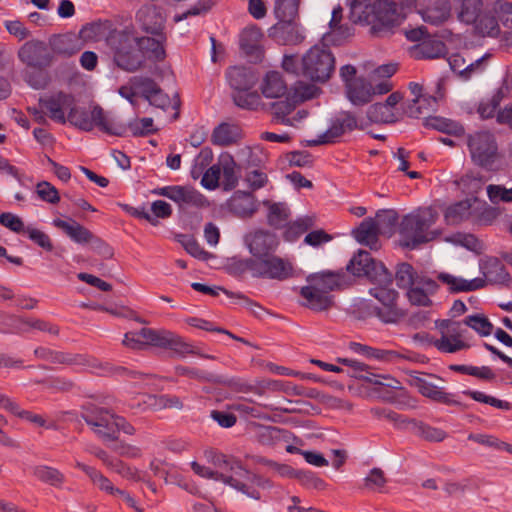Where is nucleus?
<instances>
[{
    "label": "nucleus",
    "mask_w": 512,
    "mask_h": 512,
    "mask_svg": "<svg viewBox=\"0 0 512 512\" xmlns=\"http://www.w3.org/2000/svg\"><path fill=\"white\" fill-rule=\"evenodd\" d=\"M484 278L466 280L448 273H440L438 279L447 284L452 292H469L483 288L486 283L507 284L510 280L504 264L498 258H487L480 263Z\"/></svg>",
    "instance_id": "nucleus-2"
},
{
    "label": "nucleus",
    "mask_w": 512,
    "mask_h": 512,
    "mask_svg": "<svg viewBox=\"0 0 512 512\" xmlns=\"http://www.w3.org/2000/svg\"><path fill=\"white\" fill-rule=\"evenodd\" d=\"M373 22H371V32L382 36L390 31L397 24L398 14L396 5L387 0H378L374 2Z\"/></svg>",
    "instance_id": "nucleus-23"
},
{
    "label": "nucleus",
    "mask_w": 512,
    "mask_h": 512,
    "mask_svg": "<svg viewBox=\"0 0 512 512\" xmlns=\"http://www.w3.org/2000/svg\"><path fill=\"white\" fill-rule=\"evenodd\" d=\"M472 216V203L470 200H463L450 205L444 213L447 224L457 225L470 219Z\"/></svg>",
    "instance_id": "nucleus-48"
},
{
    "label": "nucleus",
    "mask_w": 512,
    "mask_h": 512,
    "mask_svg": "<svg viewBox=\"0 0 512 512\" xmlns=\"http://www.w3.org/2000/svg\"><path fill=\"white\" fill-rule=\"evenodd\" d=\"M300 0H276L274 14L281 20H296L298 17Z\"/></svg>",
    "instance_id": "nucleus-54"
},
{
    "label": "nucleus",
    "mask_w": 512,
    "mask_h": 512,
    "mask_svg": "<svg viewBox=\"0 0 512 512\" xmlns=\"http://www.w3.org/2000/svg\"><path fill=\"white\" fill-rule=\"evenodd\" d=\"M242 270L249 271L253 277L283 281L293 275V265L288 259L271 254L260 260L240 262Z\"/></svg>",
    "instance_id": "nucleus-6"
},
{
    "label": "nucleus",
    "mask_w": 512,
    "mask_h": 512,
    "mask_svg": "<svg viewBox=\"0 0 512 512\" xmlns=\"http://www.w3.org/2000/svg\"><path fill=\"white\" fill-rule=\"evenodd\" d=\"M307 282L316 288L329 294L331 291L340 289L345 285V274L340 272L322 271L311 274L307 277Z\"/></svg>",
    "instance_id": "nucleus-31"
},
{
    "label": "nucleus",
    "mask_w": 512,
    "mask_h": 512,
    "mask_svg": "<svg viewBox=\"0 0 512 512\" xmlns=\"http://www.w3.org/2000/svg\"><path fill=\"white\" fill-rule=\"evenodd\" d=\"M358 127L357 119L351 112L342 111L332 119L329 128L316 139L308 141L309 146H318L324 144L335 143L338 138L348 131H352Z\"/></svg>",
    "instance_id": "nucleus-20"
},
{
    "label": "nucleus",
    "mask_w": 512,
    "mask_h": 512,
    "mask_svg": "<svg viewBox=\"0 0 512 512\" xmlns=\"http://www.w3.org/2000/svg\"><path fill=\"white\" fill-rule=\"evenodd\" d=\"M266 108L269 110L273 123L295 128L308 115V112L304 109L296 110V101L290 94L272 101Z\"/></svg>",
    "instance_id": "nucleus-14"
},
{
    "label": "nucleus",
    "mask_w": 512,
    "mask_h": 512,
    "mask_svg": "<svg viewBox=\"0 0 512 512\" xmlns=\"http://www.w3.org/2000/svg\"><path fill=\"white\" fill-rule=\"evenodd\" d=\"M261 97L268 100H276L290 94L288 85L283 75L278 71H268L258 84Z\"/></svg>",
    "instance_id": "nucleus-27"
},
{
    "label": "nucleus",
    "mask_w": 512,
    "mask_h": 512,
    "mask_svg": "<svg viewBox=\"0 0 512 512\" xmlns=\"http://www.w3.org/2000/svg\"><path fill=\"white\" fill-rule=\"evenodd\" d=\"M113 50L115 64L126 72H135L143 67L144 59L135 47L136 37L127 31H115L107 39Z\"/></svg>",
    "instance_id": "nucleus-3"
},
{
    "label": "nucleus",
    "mask_w": 512,
    "mask_h": 512,
    "mask_svg": "<svg viewBox=\"0 0 512 512\" xmlns=\"http://www.w3.org/2000/svg\"><path fill=\"white\" fill-rule=\"evenodd\" d=\"M213 383L221 384L239 393H249L256 391L254 385L249 384L244 379L239 377L226 378L223 376L215 375Z\"/></svg>",
    "instance_id": "nucleus-61"
},
{
    "label": "nucleus",
    "mask_w": 512,
    "mask_h": 512,
    "mask_svg": "<svg viewBox=\"0 0 512 512\" xmlns=\"http://www.w3.org/2000/svg\"><path fill=\"white\" fill-rule=\"evenodd\" d=\"M39 383L43 384L47 390L53 393H67L72 391L76 386L71 378L65 376L48 377Z\"/></svg>",
    "instance_id": "nucleus-57"
},
{
    "label": "nucleus",
    "mask_w": 512,
    "mask_h": 512,
    "mask_svg": "<svg viewBox=\"0 0 512 512\" xmlns=\"http://www.w3.org/2000/svg\"><path fill=\"white\" fill-rule=\"evenodd\" d=\"M418 13L426 23L441 25L450 17L448 0H415Z\"/></svg>",
    "instance_id": "nucleus-24"
},
{
    "label": "nucleus",
    "mask_w": 512,
    "mask_h": 512,
    "mask_svg": "<svg viewBox=\"0 0 512 512\" xmlns=\"http://www.w3.org/2000/svg\"><path fill=\"white\" fill-rule=\"evenodd\" d=\"M226 76L235 92L251 90L256 84V76L251 68L234 66L227 70Z\"/></svg>",
    "instance_id": "nucleus-36"
},
{
    "label": "nucleus",
    "mask_w": 512,
    "mask_h": 512,
    "mask_svg": "<svg viewBox=\"0 0 512 512\" xmlns=\"http://www.w3.org/2000/svg\"><path fill=\"white\" fill-rule=\"evenodd\" d=\"M408 384L417 389L424 397L438 403L448 405H460L453 400L452 395L444 390L445 380L435 374H427L419 371H407Z\"/></svg>",
    "instance_id": "nucleus-8"
},
{
    "label": "nucleus",
    "mask_w": 512,
    "mask_h": 512,
    "mask_svg": "<svg viewBox=\"0 0 512 512\" xmlns=\"http://www.w3.org/2000/svg\"><path fill=\"white\" fill-rule=\"evenodd\" d=\"M158 36V39L151 37H136L137 47L139 48L140 54L143 55L144 60L145 57L154 61H162L165 59L166 53L164 43L166 41V36L162 33Z\"/></svg>",
    "instance_id": "nucleus-33"
},
{
    "label": "nucleus",
    "mask_w": 512,
    "mask_h": 512,
    "mask_svg": "<svg viewBox=\"0 0 512 512\" xmlns=\"http://www.w3.org/2000/svg\"><path fill=\"white\" fill-rule=\"evenodd\" d=\"M53 225L78 244L92 243L95 238L92 232L73 219L65 221L57 218L53 220Z\"/></svg>",
    "instance_id": "nucleus-35"
},
{
    "label": "nucleus",
    "mask_w": 512,
    "mask_h": 512,
    "mask_svg": "<svg viewBox=\"0 0 512 512\" xmlns=\"http://www.w3.org/2000/svg\"><path fill=\"white\" fill-rule=\"evenodd\" d=\"M343 9L337 6L332 11V17L329 22L330 32L325 35L327 41L340 43L352 35V29L347 25H341Z\"/></svg>",
    "instance_id": "nucleus-41"
},
{
    "label": "nucleus",
    "mask_w": 512,
    "mask_h": 512,
    "mask_svg": "<svg viewBox=\"0 0 512 512\" xmlns=\"http://www.w3.org/2000/svg\"><path fill=\"white\" fill-rule=\"evenodd\" d=\"M129 84H132L135 89L139 90L145 99H148L159 88V85L153 79L144 76L130 78Z\"/></svg>",
    "instance_id": "nucleus-64"
},
{
    "label": "nucleus",
    "mask_w": 512,
    "mask_h": 512,
    "mask_svg": "<svg viewBox=\"0 0 512 512\" xmlns=\"http://www.w3.org/2000/svg\"><path fill=\"white\" fill-rule=\"evenodd\" d=\"M466 396L472 398L473 400L490 405L492 407H495L497 409L501 410H510L511 404L508 401L498 399L496 397L490 396L485 394L481 391H473V390H466L463 392Z\"/></svg>",
    "instance_id": "nucleus-63"
},
{
    "label": "nucleus",
    "mask_w": 512,
    "mask_h": 512,
    "mask_svg": "<svg viewBox=\"0 0 512 512\" xmlns=\"http://www.w3.org/2000/svg\"><path fill=\"white\" fill-rule=\"evenodd\" d=\"M483 59L480 58L466 64V60L459 54H454L449 58V65L453 72L457 73L462 79L467 80L473 74L483 70Z\"/></svg>",
    "instance_id": "nucleus-42"
},
{
    "label": "nucleus",
    "mask_w": 512,
    "mask_h": 512,
    "mask_svg": "<svg viewBox=\"0 0 512 512\" xmlns=\"http://www.w3.org/2000/svg\"><path fill=\"white\" fill-rule=\"evenodd\" d=\"M367 117L370 121L379 124H390L400 120L399 110H392L384 103H375L367 110Z\"/></svg>",
    "instance_id": "nucleus-46"
},
{
    "label": "nucleus",
    "mask_w": 512,
    "mask_h": 512,
    "mask_svg": "<svg viewBox=\"0 0 512 512\" xmlns=\"http://www.w3.org/2000/svg\"><path fill=\"white\" fill-rule=\"evenodd\" d=\"M418 273L413 266L407 262L397 265L395 280L397 286L401 289H409L415 285Z\"/></svg>",
    "instance_id": "nucleus-55"
},
{
    "label": "nucleus",
    "mask_w": 512,
    "mask_h": 512,
    "mask_svg": "<svg viewBox=\"0 0 512 512\" xmlns=\"http://www.w3.org/2000/svg\"><path fill=\"white\" fill-rule=\"evenodd\" d=\"M348 272L357 277H367L371 282L388 283L390 272L381 262H376L367 251L359 250L346 266Z\"/></svg>",
    "instance_id": "nucleus-10"
},
{
    "label": "nucleus",
    "mask_w": 512,
    "mask_h": 512,
    "mask_svg": "<svg viewBox=\"0 0 512 512\" xmlns=\"http://www.w3.org/2000/svg\"><path fill=\"white\" fill-rule=\"evenodd\" d=\"M261 39L262 32L257 27H249L242 31L240 35V47L244 53L254 60H258L261 57Z\"/></svg>",
    "instance_id": "nucleus-38"
},
{
    "label": "nucleus",
    "mask_w": 512,
    "mask_h": 512,
    "mask_svg": "<svg viewBox=\"0 0 512 512\" xmlns=\"http://www.w3.org/2000/svg\"><path fill=\"white\" fill-rule=\"evenodd\" d=\"M467 147L472 161L482 167H491L498 158V145L493 133L476 131L468 134Z\"/></svg>",
    "instance_id": "nucleus-9"
},
{
    "label": "nucleus",
    "mask_w": 512,
    "mask_h": 512,
    "mask_svg": "<svg viewBox=\"0 0 512 512\" xmlns=\"http://www.w3.org/2000/svg\"><path fill=\"white\" fill-rule=\"evenodd\" d=\"M372 283L375 286L370 288L369 293L381 303V307H373V311L366 313V315H376L385 324L399 322L405 317V312L397 304L398 292L391 288L392 275L390 274L388 283H381L380 281H372Z\"/></svg>",
    "instance_id": "nucleus-5"
},
{
    "label": "nucleus",
    "mask_w": 512,
    "mask_h": 512,
    "mask_svg": "<svg viewBox=\"0 0 512 512\" xmlns=\"http://www.w3.org/2000/svg\"><path fill=\"white\" fill-rule=\"evenodd\" d=\"M18 59L26 68L46 69L53 62L49 46L41 40L25 42L17 52Z\"/></svg>",
    "instance_id": "nucleus-15"
},
{
    "label": "nucleus",
    "mask_w": 512,
    "mask_h": 512,
    "mask_svg": "<svg viewBox=\"0 0 512 512\" xmlns=\"http://www.w3.org/2000/svg\"><path fill=\"white\" fill-rule=\"evenodd\" d=\"M300 294L305 300L303 305L314 311L328 310L334 304L333 296L309 283L301 288Z\"/></svg>",
    "instance_id": "nucleus-30"
},
{
    "label": "nucleus",
    "mask_w": 512,
    "mask_h": 512,
    "mask_svg": "<svg viewBox=\"0 0 512 512\" xmlns=\"http://www.w3.org/2000/svg\"><path fill=\"white\" fill-rule=\"evenodd\" d=\"M463 323L476 331L480 336H489L493 333V324L484 315L467 316Z\"/></svg>",
    "instance_id": "nucleus-60"
},
{
    "label": "nucleus",
    "mask_w": 512,
    "mask_h": 512,
    "mask_svg": "<svg viewBox=\"0 0 512 512\" xmlns=\"http://www.w3.org/2000/svg\"><path fill=\"white\" fill-rule=\"evenodd\" d=\"M142 339L148 346H155L162 349H169L178 355L185 356L186 354H194L193 347L184 341V339L176 333L165 329H140Z\"/></svg>",
    "instance_id": "nucleus-11"
},
{
    "label": "nucleus",
    "mask_w": 512,
    "mask_h": 512,
    "mask_svg": "<svg viewBox=\"0 0 512 512\" xmlns=\"http://www.w3.org/2000/svg\"><path fill=\"white\" fill-rule=\"evenodd\" d=\"M409 90L415 98L412 100V104L407 107L406 113L410 117H418L422 113V106L419 105L421 102L430 105V101L436 103L438 100H442L445 97V81L444 79H438L434 87L425 93H423V86L418 83H410Z\"/></svg>",
    "instance_id": "nucleus-22"
},
{
    "label": "nucleus",
    "mask_w": 512,
    "mask_h": 512,
    "mask_svg": "<svg viewBox=\"0 0 512 512\" xmlns=\"http://www.w3.org/2000/svg\"><path fill=\"white\" fill-rule=\"evenodd\" d=\"M136 19L146 33L153 35L162 33L165 17L156 6L145 5L141 7L136 14Z\"/></svg>",
    "instance_id": "nucleus-29"
},
{
    "label": "nucleus",
    "mask_w": 512,
    "mask_h": 512,
    "mask_svg": "<svg viewBox=\"0 0 512 512\" xmlns=\"http://www.w3.org/2000/svg\"><path fill=\"white\" fill-rule=\"evenodd\" d=\"M473 27L474 30L482 36L497 37L500 34V26L497 20L485 13L482 14L479 21H477Z\"/></svg>",
    "instance_id": "nucleus-59"
},
{
    "label": "nucleus",
    "mask_w": 512,
    "mask_h": 512,
    "mask_svg": "<svg viewBox=\"0 0 512 512\" xmlns=\"http://www.w3.org/2000/svg\"><path fill=\"white\" fill-rule=\"evenodd\" d=\"M192 470L199 476L203 478H212L218 481H222L223 483L233 487L234 489L242 492L243 494L247 495L248 497H251L253 499L259 500L260 499V493L256 491L255 489H252L248 484L243 483L239 481L238 479L227 476L224 473H218L210 468L200 465L197 462L191 463Z\"/></svg>",
    "instance_id": "nucleus-26"
},
{
    "label": "nucleus",
    "mask_w": 512,
    "mask_h": 512,
    "mask_svg": "<svg viewBox=\"0 0 512 512\" xmlns=\"http://www.w3.org/2000/svg\"><path fill=\"white\" fill-rule=\"evenodd\" d=\"M436 328L441 337L431 339L430 343L443 353H455L469 347L464 342V331L461 328V322L451 320L436 321Z\"/></svg>",
    "instance_id": "nucleus-13"
},
{
    "label": "nucleus",
    "mask_w": 512,
    "mask_h": 512,
    "mask_svg": "<svg viewBox=\"0 0 512 512\" xmlns=\"http://www.w3.org/2000/svg\"><path fill=\"white\" fill-rule=\"evenodd\" d=\"M67 121L80 130L86 132L92 131V109L90 111H86L85 109L77 107L75 103L74 107L66 117V122Z\"/></svg>",
    "instance_id": "nucleus-52"
},
{
    "label": "nucleus",
    "mask_w": 512,
    "mask_h": 512,
    "mask_svg": "<svg viewBox=\"0 0 512 512\" xmlns=\"http://www.w3.org/2000/svg\"><path fill=\"white\" fill-rule=\"evenodd\" d=\"M51 50L62 56L70 57L82 49L81 39L75 34L53 35L49 39Z\"/></svg>",
    "instance_id": "nucleus-32"
},
{
    "label": "nucleus",
    "mask_w": 512,
    "mask_h": 512,
    "mask_svg": "<svg viewBox=\"0 0 512 512\" xmlns=\"http://www.w3.org/2000/svg\"><path fill=\"white\" fill-rule=\"evenodd\" d=\"M236 106L246 110L259 111L266 109L267 104L262 101L258 91L240 90L232 95Z\"/></svg>",
    "instance_id": "nucleus-45"
},
{
    "label": "nucleus",
    "mask_w": 512,
    "mask_h": 512,
    "mask_svg": "<svg viewBox=\"0 0 512 512\" xmlns=\"http://www.w3.org/2000/svg\"><path fill=\"white\" fill-rule=\"evenodd\" d=\"M81 417L104 442H114L113 413L91 405L83 408Z\"/></svg>",
    "instance_id": "nucleus-16"
},
{
    "label": "nucleus",
    "mask_w": 512,
    "mask_h": 512,
    "mask_svg": "<svg viewBox=\"0 0 512 512\" xmlns=\"http://www.w3.org/2000/svg\"><path fill=\"white\" fill-rule=\"evenodd\" d=\"M34 354L37 357L54 364L87 366L93 369H100L103 371V374H128L133 378L140 375L135 371H128L124 367H112L109 363H101L98 360L88 357L84 354H72L62 351H54L45 347L36 348Z\"/></svg>",
    "instance_id": "nucleus-4"
},
{
    "label": "nucleus",
    "mask_w": 512,
    "mask_h": 512,
    "mask_svg": "<svg viewBox=\"0 0 512 512\" xmlns=\"http://www.w3.org/2000/svg\"><path fill=\"white\" fill-rule=\"evenodd\" d=\"M269 36L283 45H296L304 40L302 27L295 20H281L269 29Z\"/></svg>",
    "instance_id": "nucleus-25"
},
{
    "label": "nucleus",
    "mask_w": 512,
    "mask_h": 512,
    "mask_svg": "<svg viewBox=\"0 0 512 512\" xmlns=\"http://www.w3.org/2000/svg\"><path fill=\"white\" fill-rule=\"evenodd\" d=\"M438 213L432 207L419 208L405 215L399 226L401 245L415 249L419 245L436 239L440 235L438 230H430L436 223Z\"/></svg>",
    "instance_id": "nucleus-1"
},
{
    "label": "nucleus",
    "mask_w": 512,
    "mask_h": 512,
    "mask_svg": "<svg viewBox=\"0 0 512 512\" xmlns=\"http://www.w3.org/2000/svg\"><path fill=\"white\" fill-rule=\"evenodd\" d=\"M289 432L274 426H258L256 440L264 446H274L282 441H287Z\"/></svg>",
    "instance_id": "nucleus-47"
},
{
    "label": "nucleus",
    "mask_w": 512,
    "mask_h": 512,
    "mask_svg": "<svg viewBox=\"0 0 512 512\" xmlns=\"http://www.w3.org/2000/svg\"><path fill=\"white\" fill-rule=\"evenodd\" d=\"M334 69V56L325 47L314 46L302 57V74L312 81H327Z\"/></svg>",
    "instance_id": "nucleus-7"
},
{
    "label": "nucleus",
    "mask_w": 512,
    "mask_h": 512,
    "mask_svg": "<svg viewBox=\"0 0 512 512\" xmlns=\"http://www.w3.org/2000/svg\"><path fill=\"white\" fill-rule=\"evenodd\" d=\"M348 100L355 106H363L371 101L373 86L365 78H359L345 86Z\"/></svg>",
    "instance_id": "nucleus-34"
},
{
    "label": "nucleus",
    "mask_w": 512,
    "mask_h": 512,
    "mask_svg": "<svg viewBox=\"0 0 512 512\" xmlns=\"http://www.w3.org/2000/svg\"><path fill=\"white\" fill-rule=\"evenodd\" d=\"M337 362L345 365L344 372L353 378L367 381L378 387H385L393 390L401 389V383L389 374H380L372 371L366 364L349 358H338Z\"/></svg>",
    "instance_id": "nucleus-12"
},
{
    "label": "nucleus",
    "mask_w": 512,
    "mask_h": 512,
    "mask_svg": "<svg viewBox=\"0 0 512 512\" xmlns=\"http://www.w3.org/2000/svg\"><path fill=\"white\" fill-rule=\"evenodd\" d=\"M409 423L411 425L410 428L418 436H420L421 438H423L427 441L440 442V441H443L447 437V434L445 433V431H443L439 428L431 427L423 422L416 421L415 419H411L409 421Z\"/></svg>",
    "instance_id": "nucleus-53"
},
{
    "label": "nucleus",
    "mask_w": 512,
    "mask_h": 512,
    "mask_svg": "<svg viewBox=\"0 0 512 512\" xmlns=\"http://www.w3.org/2000/svg\"><path fill=\"white\" fill-rule=\"evenodd\" d=\"M92 125L93 129L96 127L100 131L114 136H123L127 131V126L123 122L98 105L92 108Z\"/></svg>",
    "instance_id": "nucleus-28"
},
{
    "label": "nucleus",
    "mask_w": 512,
    "mask_h": 512,
    "mask_svg": "<svg viewBox=\"0 0 512 512\" xmlns=\"http://www.w3.org/2000/svg\"><path fill=\"white\" fill-rule=\"evenodd\" d=\"M241 136V129L234 123H221L212 133V142L219 146H228L236 142Z\"/></svg>",
    "instance_id": "nucleus-43"
},
{
    "label": "nucleus",
    "mask_w": 512,
    "mask_h": 512,
    "mask_svg": "<svg viewBox=\"0 0 512 512\" xmlns=\"http://www.w3.org/2000/svg\"><path fill=\"white\" fill-rule=\"evenodd\" d=\"M155 193L174 201L180 209L202 208L209 205L207 199L191 186H165L156 190Z\"/></svg>",
    "instance_id": "nucleus-19"
},
{
    "label": "nucleus",
    "mask_w": 512,
    "mask_h": 512,
    "mask_svg": "<svg viewBox=\"0 0 512 512\" xmlns=\"http://www.w3.org/2000/svg\"><path fill=\"white\" fill-rule=\"evenodd\" d=\"M220 173L223 175V187L225 190L234 189L239 180L237 164L233 157L228 154H222L219 157Z\"/></svg>",
    "instance_id": "nucleus-44"
},
{
    "label": "nucleus",
    "mask_w": 512,
    "mask_h": 512,
    "mask_svg": "<svg viewBox=\"0 0 512 512\" xmlns=\"http://www.w3.org/2000/svg\"><path fill=\"white\" fill-rule=\"evenodd\" d=\"M244 242L250 254L253 256L248 260H260L266 256L273 254L279 244L278 236L265 229H255L244 236Z\"/></svg>",
    "instance_id": "nucleus-17"
},
{
    "label": "nucleus",
    "mask_w": 512,
    "mask_h": 512,
    "mask_svg": "<svg viewBox=\"0 0 512 512\" xmlns=\"http://www.w3.org/2000/svg\"><path fill=\"white\" fill-rule=\"evenodd\" d=\"M264 205L268 207V224L277 229L285 226L290 214L287 205L284 203H271L269 201H265Z\"/></svg>",
    "instance_id": "nucleus-50"
},
{
    "label": "nucleus",
    "mask_w": 512,
    "mask_h": 512,
    "mask_svg": "<svg viewBox=\"0 0 512 512\" xmlns=\"http://www.w3.org/2000/svg\"><path fill=\"white\" fill-rule=\"evenodd\" d=\"M396 222L397 216L394 211H384L382 214H377V220L373 218L365 219L355 231V238L359 243L377 250L379 248L378 233L380 225L387 223L393 226Z\"/></svg>",
    "instance_id": "nucleus-18"
},
{
    "label": "nucleus",
    "mask_w": 512,
    "mask_h": 512,
    "mask_svg": "<svg viewBox=\"0 0 512 512\" xmlns=\"http://www.w3.org/2000/svg\"><path fill=\"white\" fill-rule=\"evenodd\" d=\"M33 475L40 481L54 486L61 487L65 476L58 469L46 465H38L33 469Z\"/></svg>",
    "instance_id": "nucleus-51"
},
{
    "label": "nucleus",
    "mask_w": 512,
    "mask_h": 512,
    "mask_svg": "<svg viewBox=\"0 0 512 512\" xmlns=\"http://www.w3.org/2000/svg\"><path fill=\"white\" fill-rule=\"evenodd\" d=\"M23 77L25 82L36 90L44 89L49 84V76L45 72V69H37V68H26L23 72Z\"/></svg>",
    "instance_id": "nucleus-58"
},
{
    "label": "nucleus",
    "mask_w": 512,
    "mask_h": 512,
    "mask_svg": "<svg viewBox=\"0 0 512 512\" xmlns=\"http://www.w3.org/2000/svg\"><path fill=\"white\" fill-rule=\"evenodd\" d=\"M374 3L369 0H353L350 6V17L354 23L371 25L373 22Z\"/></svg>",
    "instance_id": "nucleus-49"
},
{
    "label": "nucleus",
    "mask_w": 512,
    "mask_h": 512,
    "mask_svg": "<svg viewBox=\"0 0 512 512\" xmlns=\"http://www.w3.org/2000/svg\"><path fill=\"white\" fill-rule=\"evenodd\" d=\"M76 102L75 97L63 91H58L45 98H39V105L48 113L53 121L66 123V113H70Z\"/></svg>",
    "instance_id": "nucleus-21"
},
{
    "label": "nucleus",
    "mask_w": 512,
    "mask_h": 512,
    "mask_svg": "<svg viewBox=\"0 0 512 512\" xmlns=\"http://www.w3.org/2000/svg\"><path fill=\"white\" fill-rule=\"evenodd\" d=\"M484 13L483 0H460L457 19L467 25H474Z\"/></svg>",
    "instance_id": "nucleus-39"
},
{
    "label": "nucleus",
    "mask_w": 512,
    "mask_h": 512,
    "mask_svg": "<svg viewBox=\"0 0 512 512\" xmlns=\"http://www.w3.org/2000/svg\"><path fill=\"white\" fill-rule=\"evenodd\" d=\"M230 208L239 217H251L257 210L255 199L251 193L237 191L231 201Z\"/></svg>",
    "instance_id": "nucleus-40"
},
{
    "label": "nucleus",
    "mask_w": 512,
    "mask_h": 512,
    "mask_svg": "<svg viewBox=\"0 0 512 512\" xmlns=\"http://www.w3.org/2000/svg\"><path fill=\"white\" fill-rule=\"evenodd\" d=\"M146 403L154 410L167 408L180 410L183 408L180 398L172 395H149Z\"/></svg>",
    "instance_id": "nucleus-56"
},
{
    "label": "nucleus",
    "mask_w": 512,
    "mask_h": 512,
    "mask_svg": "<svg viewBox=\"0 0 512 512\" xmlns=\"http://www.w3.org/2000/svg\"><path fill=\"white\" fill-rule=\"evenodd\" d=\"M415 59H438L447 54L446 45L438 39H426L414 45L410 51Z\"/></svg>",
    "instance_id": "nucleus-37"
},
{
    "label": "nucleus",
    "mask_w": 512,
    "mask_h": 512,
    "mask_svg": "<svg viewBox=\"0 0 512 512\" xmlns=\"http://www.w3.org/2000/svg\"><path fill=\"white\" fill-rule=\"evenodd\" d=\"M445 241L461 245L471 251L480 252L483 248L482 242L473 234L455 233L445 238Z\"/></svg>",
    "instance_id": "nucleus-62"
}]
</instances>
